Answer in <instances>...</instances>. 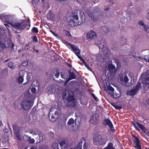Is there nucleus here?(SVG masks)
I'll use <instances>...</instances> for the list:
<instances>
[{
  "label": "nucleus",
  "mask_w": 149,
  "mask_h": 149,
  "mask_svg": "<svg viewBox=\"0 0 149 149\" xmlns=\"http://www.w3.org/2000/svg\"><path fill=\"white\" fill-rule=\"evenodd\" d=\"M0 33V51L4 49L8 48L11 46L12 49L14 46V44L11 41L8 39L6 35L3 31H1Z\"/></svg>",
  "instance_id": "f257e3e1"
},
{
  "label": "nucleus",
  "mask_w": 149,
  "mask_h": 149,
  "mask_svg": "<svg viewBox=\"0 0 149 149\" xmlns=\"http://www.w3.org/2000/svg\"><path fill=\"white\" fill-rule=\"evenodd\" d=\"M80 19L79 20V18L77 14L75 13H73L71 16V21L69 22L70 25L73 27L78 25L81 24L84 22L85 20V16L84 13L82 11L80 12Z\"/></svg>",
  "instance_id": "f03ea898"
},
{
  "label": "nucleus",
  "mask_w": 149,
  "mask_h": 149,
  "mask_svg": "<svg viewBox=\"0 0 149 149\" xmlns=\"http://www.w3.org/2000/svg\"><path fill=\"white\" fill-rule=\"evenodd\" d=\"M141 76L142 83L138 82L134 88L137 92L141 89L145 90L149 88V74L143 73Z\"/></svg>",
  "instance_id": "7ed1b4c3"
},
{
  "label": "nucleus",
  "mask_w": 149,
  "mask_h": 149,
  "mask_svg": "<svg viewBox=\"0 0 149 149\" xmlns=\"http://www.w3.org/2000/svg\"><path fill=\"white\" fill-rule=\"evenodd\" d=\"M107 92L114 98H118L120 96V91L117 89L116 91H114L113 88L110 85L107 86Z\"/></svg>",
  "instance_id": "20e7f679"
},
{
  "label": "nucleus",
  "mask_w": 149,
  "mask_h": 149,
  "mask_svg": "<svg viewBox=\"0 0 149 149\" xmlns=\"http://www.w3.org/2000/svg\"><path fill=\"white\" fill-rule=\"evenodd\" d=\"M103 140L102 136L99 133L97 132L95 134L93 139V142L94 144L98 145H102Z\"/></svg>",
  "instance_id": "39448f33"
},
{
  "label": "nucleus",
  "mask_w": 149,
  "mask_h": 149,
  "mask_svg": "<svg viewBox=\"0 0 149 149\" xmlns=\"http://www.w3.org/2000/svg\"><path fill=\"white\" fill-rule=\"evenodd\" d=\"M11 25L15 29L20 30L26 27L27 23L25 20H23L21 22L12 23Z\"/></svg>",
  "instance_id": "423d86ee"
},
{
  "label": "nucleus",
  "mask_w": 149,
  "mask_h": 149,
  "mask_svg": "<svg viewBox=\"0 0 149 149\" xmlns=\"http://www.w3.org/2000/svg\"><path fill=\"white\" fill-rule=\"evenodd\" d=\"M54 110L53 108L51 109L49 114V118L52 122H54L58 116V111H55L54 113H53Z\"/></svg>",
  "instance_id": "0eeeda50"
},
{
  "label": "nucleus",
  "mask_w": 149,
  "mask_h": 149,
  "mask_svg": "<svg viewBox=\"0 0 149 149\" xmlns=\"http://www.w3.org/2000/svg\"><path fill=\"white\" fill-rule=\"evenodd\" d=\"M129 81V79L127 76H125L124 77H120L119 79L120 82L122 84H125L126 86H130L132 85L134 83V80L132 81L131 79V83H127Z\"/></svg>",
  "instance_id": "6e6552de"
},
{
  "label": "nucleus",
  "mask_w": 149,
  "mask_h": 149,
  "mask_svg": "<svg viewBox=\"0 0 149 149\" xmlns=\"http://www.w3.org/2000/svg\"><path fill=\"white\" fill-rule=\"evenodd\" d=\"M21 106L25 110H28L31 107V102L29 100H24L21 103Z\"/></svg>",
  "instance_id": "1a4fd4ad"
},
{
  "label": "nucleus",
  "mask_w": 149,
  "mask_h": 149,
  "mask_svg": "<svg viewBox=\"0 0 149 149\" xmlns=\"http://www.w3.org/2000/svg\"><path fill=\"white\" fill-rule=\"evenodd\" d=\"M100 16V13L96 11L93 12L89 15V17L91 18L92 20L95 22L99 19Z\"/></svg>",
  "instance_id": "9d476101"
},
{
  "label": "nucleus",
  "mask_w": 149,
  "mask_h": 149,
  "mask_svg": "<svg viewBox=\"0 0 149 149\" xmlns=\"http://www.w3.org/2000/svg\"><path fill=\"white\" fill-rule=\"evenodd\" d=\"M87 38L90 40L95 39L97 37L96 33L93 31H90L86 35Z\"/></svg>",
  "instance_id": "9b49d317"
},
{
  "label": "nucleus",
  "mask_w": 149,
  "mask_h": 149,
  "mask_svg": "<svg viewBox=\"0 0 149 149\" xmlns=\"http://www.w3.org/2000/svg\"><path fill=\"white\" fill-rule=\"evenodd\" d=\"M29 133L32 134L33 136H38L40 137L41 135V132L38 129H37L29 130Z\"/></svg>",
  "instance_id": "f8f14e48"
},
{
  "label": "nucleus",
  "mask_w": 149,
  "mask_h": 149,
  "mask_svg": "<svg viewBox=\"0 0 149 149\" xmlns=\"http://www.w3.org/2000/svg\"><path fill=\"white\" fill-rule=\"evenodd\" d=\"M134 144L135 148L137 149H141V145L140 141L138 138L136 137H134Z\"/></svg>",
  "instance_id": "ddd939ff"
},
{
  "label": "nucleus",
  "mask_w": 149,
  "mask_h": 149,
  "mask_svg": "<svg viewBox=\"0 0 149 149\" xmlns=\"http://www.w3.org/2000/svg\"><path fill=\"white\" fill-rule=\"evenodd\" d=\"M67 101L69 106H73L75 104V100L72 96H69L68 97Z\"/></svg>",
  "instance_id": "4468645a"
},
{
  "label": "nucleus",
  "mask_w": 149,
  "mask_h": 149,
  "mask_svg": "<svg viewBox=\"0 0 149 149\" xmlns=\"http://www.w3.org/2000/svg\"><path fill=\"white\" fill-rule=\"evenodd\" d=\"M0 18L3 21L7 22H9L10 20H12L11 16L10 15H0Z\"/></svg>",
  "instance_id": "2eb2a0df"
},
{
  "label": "nucleus",
  "mask_w": 149,
  "mask_h": 149,
  "mask_svg": "<svg viewBox=\"0 0 149 149\" xmlns=\"http://www.w3.org/2000/svg\"><path fill=\"white\" fill-rule=\"evenodd\" d=\"M60 149H67L68 146L67 141L65 140L62 141L60 143Z\"/></svg>",
  "instance_id": "dca6fc26"
},
{
  "label": "nucleus",
  "mask_w": 149,
  "mask_h": 149,
  "mask_svg": "<svg viewBox=\"0 0 149 149\" xmlns=\"http://www.w3.org/2000/svg\"><path fill=\"white\" fill-rule=\"evenodd\" d=\"M104 123L106 125H108L111 130L112 131L114 130L113 125L110 120L108 119L105 120Z\"/></svg>",
  "instance_id": "f3484780"
},
{
  "label": "nucleus",
  "mask_w": 149,
  "mask_h": 149,
  "mask_svg": "<svg viewBox=\"0 0 149 149\" xmlns=\"http://www.w3.org/2000/svg\"><path fill=\"white\" fill-rule=\"evenodd\" d=\"M71 47V49H72L74 52L75 54L76 53L79 54L80 53V50L79 48L76 46L72 44H71L69 46Z\"/></svg>",
  "instance_id": "a211bd4d"
},
{
  "label": "nucleus",
  "mask_w": 149,
  "mask_h": 149,
  "mask_svg": "<svg viewBox=\"0 0 149 149\" xmlns=\"http://www.w3.org/2000/svg\"><path fill=\"white\" fill-rule=\"evenodd\" d=\"M25 74V72L24 71H22L19 72V74L20 76L18 77V81L20 83H21L23 82L24 79L23 76Z\"/></svg>",
  "instance_id": "6ab92c4d"
},
{
  "label": "nucleus",
  "mask_w": 149,
  "mask_h": 149,
  "mask_svg": "<svg viewBox=\"0 0 149 149\" xmlns=\"http://www.w3.org/2000/svg\"><path fill=\"white\" fill-rule=\"evenodd\" d=\"M13 127L15 134L19 133L20 130L21 129L20 127H19L16 124H14L13 125Z\"/></svg>",
  "instance_id": "aec40b11"
},
{
  "label": "nucleus",
  "mask_w": 149,
  "mask_h": 149,
  "mask_svg": "<svg viewBox=\"0 0 149 149\" xmlns=\"http://www.w3.org/2000/svg\"><path fill=\"white\" fill-rule=\"evenodd\" d=\"M97 121L96 116V115H93L90 119V122L92 124H95Z\"/></svg>",
  "instance_id": "412c9836"
},
{
  "label": "nucleus",
  "mask_w": 149,
  "mask_h": 149,
  "mask_svg": "<svg viewBox=\"0 0 149 149\" xmlns=\"http://www.w3.org/2000/svg\"><path fill=\"white\" fill-rule=\"evenodd\" d=\"M138 92L134 88L127 92V94L128 95L131 96H134Z\"/></svg>",
  "instance_id": "4be33fe9"
},
{
  "label": "nucleus",
  "mask_w": 149,
  "mask_h": 149,
  "mask_svg": "<svg viewBox=\"0 0 149 149\" xmlns=\"http://www.w3.org/2000/svg\"><path fill=\"white\" fill-rule=\"evenodd\" d=\"M60 73L58 71H55L52 73V75L54 79L55 78H58L59 76Z\"/></svg>",
  "instance_id": "5701e85b"
},
{
  "label": "nucleus",
  "mask_w": 149,
  "mask_h": 149,
  "mask_svg": "<svg viewBox=\"0 0 149 149\" xmlns=\"http://www.w3.org/2000/svg\"><path fill=\"white\" fill-rule=\"evenodd\" d=\"M108 69L111 72L114 71L115 70V68L114 65L111 64H109L108 66Z\"/></svg>",
  "instance_id": "b1692460"
},
{
  "label": "nucleus",
  "mask_w": 149,
  "mask_h": 149,
  "mask_svg": "<svg viewBox=\"0 0 149 149\" xmlns=\"http://www.w3.org/2000/svg\"><path fill=\"white\" fill-rule=\"evenodd\" d=\"M69 75V78H70L71 80L76 78V75L73 72H70Z\"/></svg>",
  "instance_id": "393cba45"
},
{
  "label": "nucleus",
  "mask_w": 149,
  "mask_h": 149,
  "mask_svg": "<svg viewBox=\"0 0 149 149\" xmlns=\"http://www.w3.org/2000/svg\"><path fill=\"white\" fill-rule=\"evenodd\" d=\"M48 17L51 19H53L55 17V15L52 12L50 11L47 14Z\"/></svg>",
  "instance_id": "a878e982"
},
{
  "label": "nucleus",
  "mask_w": 149,
  "mask_h": 149,
  "mask_svg": "<svg viewBox=\"0 0 149 149\" xmlns=\"http://www.w3.org/2000/svg\"><path fill=\"white\" fill-rule=\"evenodd\" d=\"M23 95L25 97L28 98L29 99V98L30 97L31 95L30 91H25Z\"/></svg>",
  "instance_id": "bb28decb"
},
{
  "label": "nucleus",
  "mask_w": 149,
  "mask_h": 149,
  "mask_svg": "<svg viewBox=\"0 0 149 149\" xmlns=\"http://www.w3.org/2000/svg\"><path fill=\"white\" fill-rule=\"evenodd\" d=\"M104 149H116L113 147V144L112 143H109L107 146L104 148Z\"/></svg>",
  "instance_id": "cd10ccee"
},
{
  "label": "nucleus",
  "mask_w": 149,
  "mask_h": 149,
  "mask_svg": "<svg viewBox=\"0 0 149 149\" xmlns=\"http://www.w3.org/2000/svg\"><path fill=\"white\" fill-rule=\"evenodd\" d=\"M97 46L100 49H103L105 47L106 45L105 43L102 42V43H101L100 42H99L98 43Z\"/></svg>",
  "instance_id": "c85d7f7f"
},
{
  "label": "nucleus",
  "mask_w": 149,
  "mask_h": 149,
  "mask_svg": "<svg viewBox=\"0 0 149 149\" xmlns=\"http://www.w3.org/2000/svg\"><path fill=\"white\" fill-rule=\"evenodd\" d=\"M71 79L70 78L67 79V78L65 81H63L62 80L60 79L58 81V82L60 83H63L64 84V86H65L67 83Z\"/></svg>",
  "instance_id": "c756f323"
},
{
  "label": "nucleus",
  "mask_w": 149,
  "mask_h": 149,
  "mask_svg": "<svg viewBox=\"0 0 149 149\" xmlns=\"http://www.w3.org/2000/svg\"><path fill=\"white\" fill-rule=\"evenodd\" d=\"M8 66L9 68L12 69H14L15 67L13 63L11 61H10L8 63Z\"/></svg>",
  "instance_id": "7c9ffc66"
},
{
  "label": "nucleus",
  "mask_w": 149,
  "mask_h": 149,
  "mask_svg": "<svg viewBox=\"0 0 149 149\" xmlns=\"http://www.w3.org/2000/svg\"><path fill=\"white\" fill-rule=\"evenodd\" d=\"M113 60L116 63L117 68H119L120 66V64L119 61L117 58H114Z\"/></svg>",
  "instance_id": "2f4dec72"
},
{
  "label": "nucleus",
  "mask_w": 149,
  "mask_h": 149,
  "mask_svg": "<svg viewBox=\"0 0 149 149\" xmlns=\"http://www.w3.org/2000/svg\"><path fill=\"white\" fill-rule=\"evenodd\" d=\"M32 74L31 73H29L27 75V80H28L29 81H31L32 79Z\"/></svg>",
  "instance_id": "473e14b6"
},
{
  "label": "nucleus",
  "mask_w": 149,
  "mask_h": 149,
  "mask_svg": "<svg viewBox=\"0 0 149 149\" xmlns=\"http://www.w3.org/2000/svg\"><path fill=\"white\" fill-rule=\"evenodd\" d=\"M102 29L105 33H108L109 31V29L106 26H104L102 27Z\"/></svg>",
  "instance_id": "72a5a7b5"
},
{
  "label": "nucleus",
  "mask_w": 149,
  "mask_h": 149,
  "mask_svg": "<svg viewBox=\"0 0 149 149\" xmlns=\"http://www.w3.org/2000/svg\"><path fill=\"white\" fill-rule=\"evenodd\" d=\"M132 124L135 129L137 130H138L139 124V123L138 122H133Z\"/></svg>",
  "instance_id": "f704fd0d"
},
{
  "label": "nucleus",
  "mask_w": 149,
  "mask_h": 149,
  "mask_svg": "<svg viewBox=\"0 0 149 149\" xmlns=\"http://www.w3.org/2000/svg\"><path fill=\"white\" fill-rule=\"evenodd\" d=\"M74 121L72 118L70 119L68 122V124L69 125H71L74 123Z\"/></svg>",
  "instance_id": "c9c22d12"
},
{
  "label": "nucleus",
  "mask_w": 149,
  "mask_h": 149,
  "mask_svg": "<svg viewBox=\"0 0 149 149\" xmlns=\"http://www.w3.org/2000/svg\"><path fill=\"white\" fill-rule=\"evenodd\" d=\"M54 89V86L53 85H51L49 87V90L48 91H49L51 93H52Z\"/></svg>",
  "instance_id": "e433bc0d"
},
{
  "label": "nucleus",
  "mask_w": 149,
  "mask_h": 149,
  "mask_svg": "<svg viewBox=\"0 0 149 149\" xmlns=\"http://www.w3.org/2000/svg\"><path fill=\"white\" fill-rule=\"evenodd\" d=\"M144 29L146 32L149 33V24L144 26Z\"/></svg>",
  "instance_id": "4c0bfd02"
},
{
  "label": "nucleus",
  "mask_w": 149,
  "mask_h": 149,
  "mask_svg": "<svg viewBox=\"0 0 149 149\" xmlns=\"http://www.w3.org/2000/svg\"><path fill=\"white\" fill-rule=\"evenodd\" d=\"M15 135L18 140H22V138L19 134V133L15 134Z\"/></svg>",
  "instance_id": "58836bf2"
},
{
  "label": "nucleus",
  "mask_w": 149,
  "mask_h": 149,
  "mask_svg": "<svg viewBox=\"0 0 149 149\" xmlns=\"http://www.w3.org/2000/svg\"><path fill=\"white\" fill-rule=\"evenodd\" d=\"M144 59L146 61L149 62V54L145 56Z\"/></svg>",
  "instance_id": "ea45409f"
},
{
  "label": "nucleus",
  "mask_w": 149,
  "mask_h": 149,
  "mask_svg": "<svg viewBox=\"0 0 149 149\" xmlns=\"http://www.w3.org/2000/svg\"><path fill=\"white\" fill-rule=\"evenodd\" d=\"M32 30L36 33H37L38 32V30L36 27H33L32 29Z\"/></svg>",
  "instance_id": "a19ab883"
},
{
  "label": "nucleus",
  "mask_w": 149,
  "mask_h": 149,
  "mask_svg": "<svg viewBox=\"0 0 149 149\" xmlns=\"http://www.w3.org/2000/svg\"><path fill=\"white\" fill-rule=\"evenodd\" d=\"M82 145L80 144H79L74 148V149H82Z\"/></svg>",
  "instance_id": "79ce46f5"
},
{
  "label": "nucleus",
  "mask_w": 149,
  "mask_h": 149,
  "mask_svg": "<svg viewBox=\"0 0 149 149\" xmlns=\"http://www.w3.org/2000/svg\"><path fill=\"white\" fill-rule=\"evenodd\" d=\"M126 38L125 36L122 37L120 38V40L123 43H125L126 41Z\"/></svg>",
  "instance_id": "37998d69"
},
{
  "label": "nucleus",
  "mask_w": 149,
  "mask_h": 149,
  "mask_svg": "<svg viewBox=\"0 0 149 149\" xmlns=\"http://www.w3.org/2000/svg\"><path fill=\"white\" fill-rule=\"evenodd\" d=\"M63 42L65 44V45H66L68 47H69L70 45H71V44L68 42L66 41L65 40H63Z\"/></svg>",
  "instance_id": "c03bdc74"
},
{
  "label": "nucleus",
  "mask_w": 149,
  "mask_h": 149,
  "mask_svg": "<svg viewBox=\"0 0 149 149\" xmlns=\"http://www.w3.org/2000/svg\"><path fill=\"white\" fill-rule=\"evenodd\" d=\"M113 106L115 108L117 109H120L122 108V107L121 106H118L116 105H113Z\"/></svg>",
  "instance_id": "a18cd8bd"
},
{
  "label": "nucleus",
  "mask_w": 149,
  "mask_h": 149,
  "mask_svg": "<svg viewBox=\"0 0 149 149\" xmlns=\"http://www.w3.org/2000/svg\"><path fill=\"white\" fill-rule=\"evenodd\" d=\"M65 35L68 36L69 37H71V35L70 34V32L67 31H65Z\"/></svg>",
  "instance_id": "49530a36"
},
{
  "label": "nucleus",
  "mask_w": 149,
  "mask_h": 149,
  "mask_svg": "<svg viewBox=\"0 0 149 149\" xmlns=\"http://www.w3.org/2000/svg\"><path fill=\"white\" fill-rule=\"evenodd\" d=\"M139 127L142 130H145V127L140 123H139Z\"/></svg>",
  "instance_id": "de8ad7c7"
},
{
  "label": "nucleus",
  "mask_w": 149,
  "mask_h": 149,
  "mask_svg": "<svg viewBox=\"0 0 149 149\" xmlns=\"http://www.w3.org/2000/svg\"><path fill=\"white\" fill-rule=\"evenodd\" d=\"M138 24L139 25L142 26L143 27L144 26H146V25H145L144 24L143 21L142 20H140L138 22Z\"/></svg>",
  "instance_id": "09e8293b"
},
{
  "label": "nucleus",
  "mask_w": 149,
  "mask_h": 149,
  "mask_svg": "<svg viewBox=\"0 0 149 149\" xmlns=\"http://www.w3.org/2000/svg\"><path fill=\"white\" fill-rule=\"evenodd\" d=\"M61 76L62 78L64 79H65L67 77L66 74H62L61 73Z\"/></svg>",
  "instance_id": "8fccbe9b"
},
{
  "label": "nucleus",
  "mask_w": 149,
  "mask_h": 149,
  "mask_svg": "<svg viewBox=\"0 0 149 149\" xmlns=\"http://www.w3.org/2000/svg\"><path fill=\"white\" fill-rule=\"evenodd\" d=\"M32 39L35 42H38L37 38L36 36H34L33 38Z\"/></svg>",
  "instance_id": "3c124183"
},
{
  "label": "nucleus",
  "mask_w": 149,
  "mask_h": 149,
  "mask_svg": "<svg viewBox=\"0 0 149 149\" xmlns=\"http://www.w3.org/2000/svg\"><path fill=\"white\" fill-rule=\"evenodd\" d=\"M28 64V62L25 61L22 63V65L24 66H26Z\"/></svg>",
  "instance_id": "603ef678"
},
{
  "label": "nucleus",
  "mask_w": 149,
  "mask_h": 149,
  "mask_svg": "<svg viewBox=\"0 0 149 149\" xmlns=\"http://www.w3.org/2000/svg\"><path fill=\"white\" fill-rule=\"evenodd\" d=\"M29 142L30 143H33L35 142V140L33 139H29Z\"/></svg>",
  "instance_id": "864d4df0"
},
{
  "label": "nucleus",
  "mask_w": 149,
  "mask_h": 149,
  "mask_svg": "<svg viewBox=\"0 0 149 149\" xmlns=\"http://www.w3.org/2000/svg\"><path fill=\"white\" fill-rule=\"evenodd\" d=\"M92 95L95 99V100L96 101H98V99L95 96V95L94 94L92 93Z\"/></svg>",
  "instance_id": "5fc2aeb1"
},
{
  "label": "nucleus",
  "mask_w": 149,
  "mask_h": 149,
  "mask_svg": "<svg viewBox=\"0 0 149 149\" xmlns=\"http://www.w3.org/2000/svg\"><path fill=\"white\" fill-rule=\"evenodd\" d=\"M32 2L33 4H37L39 0H32Z\"/></svg>",
  "instance_id": "6e6d98bb"
},
{
  "label": "nucleus",
  "mask_w": 149,
  "mask_h": 149,
  "mask_svg": "<svg viewBox=\"0 0 149 149\" xmlns=\"http://www.w3.org/2000/svg\"><path fill=\"white\" fill-rule=\"evenodd\" d=\"M31 91L32 93H35L36 91V89L35 88H32Z\"/></svg>",
  "instance_id": "4d7b16f0"
},
{
  "label": "nucleus",
  "mask_w": 149,
  "mask_h": 149,
  "mask_svg": "<svg viewBox=\"0 0 149 149\" xmlns=\"http://www.w3.org/2000/svg\"><path fill=\"white\" fill-rule=\"evenodd\" d=\"M77 54L76 53L75 54L79 58V59H80V60L82 62L84 61V60L83 58H82L79 55Z\"/></svg>",
  "instance_id": "13d9d810"
},
{
  "label": "nucleus",
  "mask_w": 149,
  "mask_h": 149,
  "mask_svg": "<svg viewBox=\"0 0 149 149\" xmlns=\"http://www.w3.org/2000/svg\"><path fill=\"white\" fill-rule=\"evenodd\" d=\"M87 147L86 144V142H85L84 144V149H87Z\"/></svg>",
  "instance_id": "bf43d9fd"
},
{
  "label": "nucleus",
  "mask_w": 149,
  "mask_h": 149,
  "mask_svg": "<svg viewBox=\"0 0 149 149\" xmlns=\"http://www.w3.org/2000/svg\"><path fill=\"white\" fill-rule=\"evenodd\" d=\"M82 62L84 63V65L86 67H87V66H88L86 64V63H85V61L84 60V61H82Z\"/></svg>",
  "instance_id": "052dcab7"
},
{
  "label": "nucleus",
  "mask_w": 149,
  "mask_h": 149,
  "mask_svg": "<svg viewBox=\"0 0 149 149\" xmlns=\"http://www.w3.org/2000/svg\"><path fill=\"white\" fill-rule=\"evenodd\" d=\"M146 17L149 20V13H148Z\"/></svg>",
  "instance_id": "680f3d73"
},
{
  "label": "nucleus",
  "mask_w": 149,
  "mask_h": 149,
  "mask_svg": "<svg viewBox=\"0 0 149 149\" xmlns=\"http://www.w3.org/2000/svg\"><path fill=\"white\" fill-rule=\"evenodd\" d=\"M52 34L54 35V36L57 37V35L56 33H55L54 32H52Z\"/></svg>",
  "instance_id": "e2e57ef3"
},
{
  "label": "nucleus",
  "mask_w": 149,
  "mask_h": 149,
  "mask_svg": "<svg viewBox=\"0 0 149 149\" xmlns=\"http://www.w3.org/2000/svg\"><path fill=\"white\" fill-rule=\"evenodd\" d=\"M87 68L88 70H89L91 71V70L89 67H88V66H87V67H86Z\"/></svg>",
  "instance_id": "0e129e2a"
},
{
  "label": "nucleus",
  "mask_w": 149,
  "mask_h": 149,
  "mask_svg": "<svg viewBox=\"0 0 149 149\" xmlns=\"http://www.w3.org/2000/svg\"><path fill=\"white\" fill-rule=\"evenodd\" d=\"M25 149H26V148ZM29 149H36L35 148H34L33 147H31Z\"/></svg>",
  "instance_id": "69168bd1"
},
{
  "label": "nucleus",
  "mask_w": 149,
  "mask_h": 149,
  "mask_svg": "<svg viewBox=\"0 0 149 149\" xmlns=\"http://www.w3.org/2000/svg\"><path fill=\"white\" fill-rule=\"evenodd\" d=\"M4 132H8V130L7 129H6L5 130H4Z\"/></svg>",
  "instance_id": "338daca9"
},
{
  "label": "nucleus",
  "mask_w": 149,
  "mask_h": 149,
  "mask_svg": "<svg viewBox=\"0 0 149 149\" xmlns=\"http://www.w3.org/2000/svg\"><path fill=\"white\" fill-rule=\"evenodd\" d=\"M147 103L148 104V105H149V99H148L147 101Z\"/></svg>",
  "instance_id": "774afa93"
}]
</instances>
